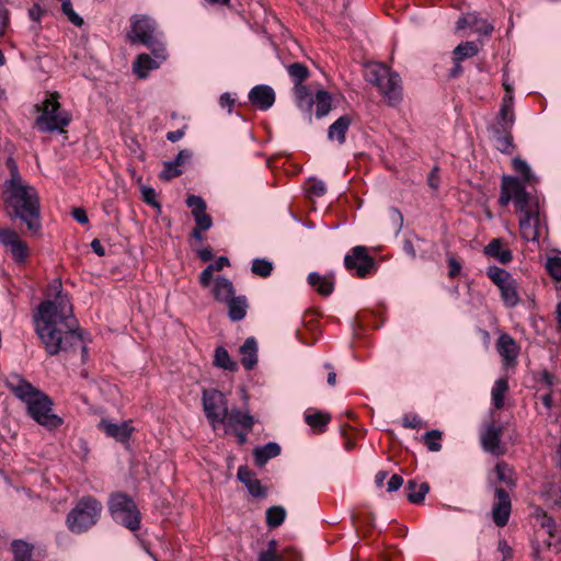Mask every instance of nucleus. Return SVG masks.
Masks as SVG:
<instances>
[{
	"label": "nucleus",
	"mask_w": 561,
	"mask_h": 561,
	"mask_svg": "<svg viewBox=\"0 0 561 561\" xmlns=\"http://www.w3.org/2000/svg\"><path fill=\"white\" fill-rule=\"evenodd\" d=\"M61 287L60 279L53 282L50 288L56 291L55 298L43 301L34 316L35 331L51 356L67 352L82 342L72 306Z\"/></svg>",
	"instance_id": "1"
},
{
	"label": "nucleus",
	"mask_w": 561,
	"mask_h": 561,
	"mask_svg": "<svg viewBox=\"0 0 561 561\" xmlns=\"http://www.w3.org/2000/svg\"><path fill=\"white\" fill-rule=\"evenodd\" d=\"M514 203L519 216L520 236L525 241L536 242L547 230V221L541 210L539 199L531 196L524 182L513 176H503L499 203L502 206Z\"/></svg>",
	"instance_id": "2"
},
{
	"label": "nucleus",
	"mask_w": 561,
	"mask_h": 561,
	"mask_svg": "<svg viewBox=\"0 0 561 561\" xmlns=\"http://www.w3.org/2000/svg\"><path fill=\"white\" fill-rule=\"evenodd\" d=\"M5 385L16 398L25 402L30 416L38 424L48 430H55L62 424L61 417L51 412L53 401L50 398L20 375L8 377Z\"/></svg>",
	"instance_id": "3"
},
{
	"label": "nucleus",
	"mask_w": 561,
	"mask_h": 561,
	"mask_svg": "<svg viewBox=\"0 0 561 561\" xmlns=\"http://www.w3.org/2000/svg\"><path fill=\"white\" fill-rule=\"evenodd\" d=\"M2 195L9 216L21 219L30 231L37 232L41 228V206L36 190L25 182L3 186Z\"/></svg>",
	"instance_id": "4"
},
{
	"label": "nucleus",
	"mask_w": 561,
	"mask_h": 561,
	"mask_svg": "<svg viewBox=\"0 0 561 561\" xmlns=\"http://www.w3.org/2000/svg\"><path fill=\"white\" fill-rule=\"evenodd\" d=\"M103 512L102 503L92 495L77 500L66 516V526L70 533L81 535L93 528Z\"/></svg>",
	"instance_id": "5"
},
{
	"label": "nucleus",
	"mask_w": 561,
	"mask_h": 561,
	"mask_svg": "<svg viewBox=\"0 0 561 561\" xmlns=\"http://www.w3.org/2000/svg\"><path fill=\"white\" fill-rule=\"evenodd\" d=\"M129 41L148 47L156 58L167 59L165 45L161 34L157 32L156 23L147 15H133L130 19Z\"/></svg>",
	"instance_id": "6"
},
{
	"label": "nucleus",
	"mask_w": 561,
	"mask_h": 561,
	"mask_svg": "<svg viewBox=\"0 0 561 561\" xmlns=\"http://www.w3.org/2000/svg\"><path fill=\"white\" fill-rule=\"evenodd\" d=\"M365 77L369 83L378 88L389 105L394 106L401 102V79L389 67L382 64H371L366 68Z\"/></svg>",
	"instance_id": "7"
},
{
	"label": "nucleus",
	"mask_w": 561,
	"mask_h": 561,
	"mask_svg": "<svg viewBox=\"0 0 561 561\" xmlns=\"http://www.w3.org/2000/svg\"><path fill=\"white\" fill-rule=\"evenodd\" d=\"M58 99L59 94L57 92L51 93L36 106L38 116L36 117L35 124L41 131L64 133L65 128L70 124L71 115L67 111L60 108Z\"/></svg>",
	"instance_id": "8"
},
{
	"label": "nucleus",
	"mask_w": 561,
	"mask_h": 561,
	"mask_svg": "<svg viewBox=\"0 0 561 561\" xmlns=\"http://www.w3.org/2000/svg\"><path fill=\"white\" fill-rule=\"evenodd\" d=\"M108 511L113 519L135 531L140 528V512L137 508L134 500L124 493H114L110 497Z\"/></svg>",
	"instance_id": "9"
},
{
	"label": "nucleus",
	"mask_w": 561,
	"mask_h": 561,
	"mask_svg": "<svg viewBox=\"0 0 561 561\" xmlns=\"http://www.w3.org/2000/svg\"><path fill=\"white\" fill-rule=\"evenodd\" d=\"M486 276L499 288L502 301L506 307L513 308L519 304L517 282L510 272L496 265H491L486 268Z\"/></svg>",
	"instance_id": "10"
},
{
	"label": "nucleus",
	"mask_w": 561,
	"mask_h": 561,
	"mask_svg": "<svg viewBox=\"0 0 561 561\" xmlns=\"http://www.w3.org/2000/svg\"><path fill=\"white\" fill-rule=\"evenodd\" d=\"M203 408L207 420L214 430L219 424H224L227 419L228 400L226 396L217 389L203 390Z\"/></svg>",
	"instance_id": "11"
},
{
	"label": "nucleus",
	"mask_w": 561,
	"mask_h": 561,
	"mask_svg": "<svg viewBox=\"0 0 561 561\" xmlns=\"http://www.w3.org/2000/svg\"><path fill=\"white\" fill-rule=\"evenodd\" d=\"M345 268L357 277H366L375 266V260L364 245H356L344 257Z\"/></svg>",
	"instance_id": "12"
},
{
	"label": "nucleus",
	"mask_w": 561,
	"mask_h": 561,
	"mask_svg": "<svg viewBox=\"0 0 561 561\" xmlns=\"http://www.w3.org/2000/svg\"><path fill=\"white\" fill-rule=\"evenodd\" d=\"M495 499L496 502L492 507V518L496 526L504 527L507 525L511 516V497L503 488H496Z\"/></svg>",
	"instance_id": "13"
},
{
	"label": "nucleus",
	"mask_w": 561,
	"mask_h": 561,
	"mask_svg": "<svg viewBox=\"0 0 561 561\" xmlns=\"http://www.w3.org/2000/svg\"><path fill=\"white\" fill-rule=\"evenodd\" d=\"M503 427L494 423L485 424L480 435V440L483 449L493 455H502L503 448L501 447V437Z\"/></svg>",
	"instance_id": "14"
},
{
	"label": "nucleus",
	"mask_w": 561,
	"mask_h": 561,
	"mask_svg": "<svg viewBox=\"0 0 561 561\" xmlns=\"http://www.w3.org/2000/svg\"><path fill=\"white\" fill-rule=\"evenodd\" d=\"M98 427L103 431L106 436L122 443L127 442L134 432V427L131 426L130 422L127 421L113 423L107 419H102Z\"/></svg>",
	"instance_id": "15"
},
{
	"label": "nucleus",
	"mask_w": 561,
	"mask_h": 561,
	"mask_svg": "<svg viewBox=\"0 0 561 561\" xmlns=\"http://www.w3.org/2000/svg\"><path fill=\"white\" fill-rule=\"evenodd\" d=\"M496 351L503 358L506 367L513 366L519 355V346L507 333H502L496 341Z\"/></svg>",
	"instance_id": "16"
},
{
	"label": "nucleus",
	"mask_w": 561,
	"mask_h": 561,
	"mask_svg": "<svg viewBox=\"0 0 561 561\" xmlns=\"http://www.w3.org/2000/svg\"><path fill=\"white\" fill-rule=\"evenodd\" d=\"M250 102L262 111L271 108L275 102V92L270 85H255L249 92Z\"/></svg>",
	"instance_id": "17"
},
{
	"label": "nucleus",
	"mask_w": 561,
	"mask_h": 561,
	"mask_svg": "<svg viewBox=\"0 0 561 561\" xmlns=\"http://www.w3.org/2000/svg\"><path fill=\"white\" fill-rule=\"evenodd\" d=\"M515 123V113H514V98L512 94H505L500 112L496 116L495 123L492 126H499L500 128H508L512 129Z\"/></svg>",
	"instance_id": "18"
},
{
	"label": "nucleus",
	"mask_w": 561,
	"mask_h": 561,
	"mask_svg": "<svg viewBox=\"0 0 561 561\" xmlns=\"http://www.w3.org/2000/svg\"><path fill=\"white\" fill-rule=\"evenodd\" d=\"M237 477L247 486L249 493L254 497H261L265 495V490L261 482L255 478L254 473L248 467H239Z\"/></svg>",
	"instance_id": "19"
},
{
	"label": "nucleus",
	"mask_w": 561,
	"mask_h": 561,
	"mask_svg": "<svg viewBox=\"0 0 561 561\" xmlns=\"http://www.w3.org/2000/svg\"><path fill=\"white\" fill-rule=\"evenodd\" d=\"M241 364L247 370H252L257 364V343L254 337H248L240 346Z\"/></svg>",
	"instance_id": "20"
},
{
	"label": "nucleus",
	"mask_w": 561,
	"mask_h": 561,
	"mask_svg": "<svg viewBox=\"0 0 561 561\" xmlns=\"http://www.w3.org/2000/svg\"><path fill=\"white\" fill-rule=\"evenodd\" d=\"M511 130L512 129L508 128H500L499 126L490 127L494 146L503 153H510L513 149V137Z\"/></svg>",
	"instance_id": "21"
},
{
	"label": "nucleus",
	"mask_w": 561,
	"mask_h": 561,
	"mask_svg": "<svg viewBox=\"0 0 561 561\" xmlns=\"http://www.w3.org/2000/svg\"><path fill=\"white\" fill-rule=\"evenodd\" d=\"M486 256L496 259L502 264H507L512 261V251L503 247L501 239L491 240L483 250Z\"/></svg>",
	"instance_id": "22"
},
{
	"label": "nucleus",
	"mask_w": 561,
	"mask_h": 561,
	"mask_svg": "<svg viewBox=\"0 0 561 561\" xmlns=\"http://www.w3.org/2000/svg\"><path fill=\"white\" fill-rule=\"evenodd\" d=\"M228 428H236L237 426H241L247 431H251L254 424V419L249 413H244L238 409L228 410L227 419L224 423Z\"/></svg>",
	"instance_id": "23"
},
{
	"label": "nucleus",
	"mask_w": 561,
	"mask_h": 561,
	"mask_svg": "<svg viewBox=\"0 0 561 561\" xmlns=\"http://www.w3.org/2000/svg\"><path fill=\"white\" fill-rule=\"evenodd\" d=\"M165 59L156 58L148 54H140L134 65V71L140 79H145L148 72L160 67Z\"/></svg>",
	"instance_id": "24"
},
{
	"label": "nucleus",
	"mask_w": 561,
	"mask_h": 561,
	"mask_svg": "<svg viewBox=\"0 0 561 561\" xmlns=\"http://www.w3.org/2000/svg\"><path fill=\"white\" fill-rule=\"evenodd\" d=\"M213 294L217 301L224 304H226L236 296L232 282L224 276H218L215 279Z\"/></svg>",
	"instance_id": "25"
},
{
	"label": "nucleus",
	"mask_w": 561,
	"mask_h": 561,
	"mask_svg": "<svg viewBox=\"0 0 561 561\" xmlns=\"http://www.w3.org/2000/svg\"><path fill=\"white\" fill-rule=\"evenodd\" d=\"M351 125V118L347 115L341 116L328 129V138L336 140L340 145L345 142V135Z\"/></svg>",
	"instance_id": "26"
},
{
	"label": "nucleus",
	"mask_w": 561,
	"mask_h": 561,
	"mask_svg": "<svg viewBox=\"0 0 561 561\" xmlns=\"http://www.w3.org/2000/svg\"><path fill=\"white\" fill-rule=\"evenodd\" d=\"M228 307V317L232 321L242 320L248 310V300L245 296H234L226 302Z\"/></svg>",
	"instance_id": "27"
},
{
	"label": "nucleus",
	"mask_w": 561,
	"mask_h": 561,
	"mask_svg": "<svg viewBox=\"0 0 561 561\" xmlns=\"http://www.w3.org/2000/svg\"><path fill=\"white\" fill-rule=\"evenodd\" d=\"M308 283L322 296H329L334 288V284L331 278L322 276L317 272H312L308 275Z\"/></svg>",
	"instance_id": "28"
},
{
	"label": "nucleus",
	"mask_w": 561,
	"mask_h": 561,
	"mask_svg": "<svg viewBox=\"0 0 561 561\" xmlns=\"http://www.w3.org/2000/svg\"><path fill=\"white\" fill-rule=\"evenodd\" d=\"M467 26L473 27L476 32L483 33L484 35H490L493 31V26L484 21H481L480 25V21L473 14L462 16L457 21V30H462Z\"/></svg>",
	"instance_id": "29"
},
{
	"label": "nucleus",
	"mask_w": 561,
	"mask_h": 561,
	"mask_svg": "<svg viewBox=\"0 0 561 561\" xmlns=\"http://www.w3.org/2000/svg\"><path fill=\"white\" fill-rule=\"evenodd\" d=\"M213 363L216 367L228 371L233 373L238 370L237 362L231 358L228 351L224 346L216 347Z\"/></svg>",
	"instance_id": "30"
},
{
	"label": "nucleus",
	"mask_w": 561,
	"mask_h": 561,
	"mask_svg": "<svg viewBox=\"0 0 561 561\" xmlns=\"http://www.w3.org/2000/svg\"><path fill=\"white\" fill-rule=\"evenodd\" d=\"M405 490L408 500L413 504H420L430 491V486L426 482L417 484L415 481L410 480Z\"/></svg>",
	"instance_id": "31"
},
{
	"label": "nucleus",
	"mask_w": 561,
	"mask_h": 561,
	"mask_svg": "<svg viewBox=\"0 0 561 561\" xmlns=\"http://www.w3.org/2000/svg\"><path fill=\"white\" fill-rule=\"evenodd\" d=\"M295 100L297 106L305 112L310 114L313 105V96L309 92L308 88L304 84H295L294 87Z\"/></svg>",
	"instance_id": "32"
},
{
	"label": "nucleus",
	"mask_w": 561,
	"mask_h": 561,
	"mask_svg": "<svg viewBox=\"0 0 561 561\" xmlns=\"http://www.w3.org/2000/svg\"><path fill=\"white\" fill-rule=\"evenodd\" d=\"M280 454V447L277 443H267L254 450V457L257 465L262 466L270 459Z\"/></svg>",
	"instance_id": "33"
},
{
	"label": "nucleus",
	"mask_w": 561,
	"mask_h": 561,
	"mask_svg": "<svg viewBox=\"0 0 561 561\" xmlns=\"http://www.w3.org/2000/svg\"><path fill=\"white\" fill-rule=\"evenodd\" d=\"M331 95L324 91L319 90L313 99V104L316 105V116L318 118H322L329 114L331 110Z\"/></svg>",
	"instance_id": "34"
},
{
	"label": "nucleus",
	"mask_w": 561,
	"mask_h": 561,
	"mask_svg": "<svg viewBox=\"0 0 561 561\" xmlns=\"http://www.w3.org/2000/svg\"><path fill=\"white\" fill-rule=\"evenodd\" d=\"M508 390V381L506 378H500L494 382L492 388V403L496 409L504 408V397Z\"/></svg>",
	"instance_id": "35"
},
{
	"label": "nucleus",
	"mask_w": 561,
	"mask_h": 561,
	"mask_svg": "<svg viewBox=\"0 0 561 561\" xmlns=\"http://www.w3.org/2000/svg\"><path fill=\"white\" fill-rule=\"evenodd\" d=\"M286 517V510L283 506H271L266 511V524L271 528L279 527Z\"/></svg>",
	"instance_id": "36"
},
{
	"label": "nucleus",
	"mask_w": 561,
	"mask_h": 561,
	"mask_svg": "<svg viewBox=\"0 0 561 561\" xmlns=\"http://www.w3.org/2000/svg\"><path fill=\"white\" fill-rule=\"evenodd\" d=\"M287 72L295 82V84H302L309 77L308 68L301 62H294L287 67Z\"/></svg>",
	"instance_id": "37"
},
{
	"label": "nucleus",
	"mask_w": 561,
	"mask_h": 561,
	"mask_svg": "<svg viewBox=\"0 0 561 561\" xmlns=\"http://www.w3.org/2000/svg\"><path fill=\"white\" fill-rule=\"evenodd\" d=\"M305 421L310 427L321 431L329 423L330 415L319 411L308 412L305 414Z\"/></svg>",
	"instance_id": "38"
},
{
	"label": "nucleus",
	"mask_w": 561,
	"mask_h": 561,
	"mask_svg": "<svg viewBox=\"0 0 561 561\" xmlns=\"http://www.w3.org/2000/svg\"><path fill=\"white\" fill-rule=\"evenodd\" d=\"M8 249L13 260L18 263H23L28 255L27 244L23 240H21V238L16 240V242L11 244Z\"/></svg>",
	"instance_id": "39"
},
{
	"label": "nucleus",
	"mask_w": 561,
	"mask_h": 561,
	"mask_svg": "<svg viewBox=\"0 0 561 561\" xmlns=\"http://www.w3.org/2000/svg\"><path fill=\"white\" fill-rule=\"evenodd\" d=\"M251 271L257 276L267 277L273 271V263L265 259H254L252 261Z\"/></svg>",
	"instance_id": "40"
},
{
	"label": "nucleus",
	"mask_w": 561,
	"mask_h": 561,
	"mask_svg": "<svg viewBox=\"0 0 561 561\" xmlns=\"http://www.w3.org/2000/svg\"><path fill=\"white\" fill-rule=\"evenodd\" d=\"M479 49L474 42H465L459 44L454 49V56L458 57V59H465L473 57L478 54Z\"/></svg>",
	"instance_id": "41"
},
{
	"label": "nucleus",
	"mask_w": 561,
	"mask_h": 561,
	"mask_svg": "<svg viewBox=\"0 0 561 561\" xmlns=\"http://www.w3.org/2000/svg\"><path fill=\"white\" fill-rule=\"evenodd\" d=\"M442 433L437 430H432L423 435V440L431 451H439L442 449Z\"/></svg>",
	"instance_id": "42"
},
{
	"label": "nucleus",
	"mask_w": 561,
	"mask_h": 561,
	"mask_svg": "<svg viewBox=\"0 0 561 561\" xmlns=\"http://www.w3.org/2000/svg\"><path fill=\"white\" fill-rule=\"evenodd\" d=\"M495 472L501 482L510 486L515 485L512 469L505 462H497L495 466Z\"/></svg>",
	"instance_id": "43"
},
{
	"label": "nucleus",
	"mask_w": 561,
	"mask_h": 561,
	"mask_svg": "<svg viewBox=\"0 0 561 561\" xmlns=\"http://www.w3.org/2000/svg\"><path fill=\"white\" fill-rule=\"evenodd\" d=\"M7 167L10 171V179H8L4 182L3 186H9V185L12 186L14 184L25 183V181L23 180V178L21 176V174L19 172L15 161L12 158H9L7 160Z\"/></svg>",
	"instance_id": "44"
},
{
	"label": "nucleus",
	"mask_w": 561,
	"mask_h": 561,
	"mask_svg": "<svg viewBox=\"0 0 561 561\" xmlns=\"http://www.w3.org/2000/svg\"><path fill=\"white\" fill-rule=\"evenodd\" d=\"M61 11L73 25L81 26L83 24V19L73 10L70 0L61 2Z\"/></svg>",
	"instance_id": "45"
},
{
	"label": "nucleus",
	"mask_w": 561,
	"mask_h": 561,
	"mask_svg": "<svg viewBox=\"0 0 561 561\" xmlns=\"http://www.w3.org/2000/svg\"><path fill=\"white\" fill-rule=\"evenodd\" d=\"M513 168L514 170L519 173L523 176L524 182L530 183L534 175L531 173V170L526 161L515 158L513 160Z\"/></svg>",
	"instance_id": "46"
},
{
	"label": "nucleus",
	"mask_w": 561,
	"mask_h": 561,
	"mask_svg": "<svg viewBox=\"0 0 561 561\" xmlns=\"http://www.w3.org/2000/svg\"><path fill=\"white\" fill-rule=\"evenodd\" d=\"M186 205L192 209L193 217H197L198 214L206 211V203L201 196L188 195Z\"/></svg>",
	"instance_id": "47"
},
{
	"label": "nucleus",
	"mask_w": 561,
	"mask_h": 561,
	"mask_svg": "<svg viewBox=\"0 0 561 561\" xmlns=\"http://www.w3.org/2000/svg\"><path fill=\"white\" fill-rule=\"evenodd\" d=\"M182 174V170L175 165L173 161H167L163 163V169L160 173V179L169 181Z\"/></svg>",
	"instance_id": "48"
},
{
	"label": "nucleus",
	"mask_w": 561,
	"mask_h": 561,
	"mask_svg": "<svg viewBox=\"0 0 561 561\" xmlns=\"http://www.w3.org/2000/svg\"><path fill=\"white\" fill-rule=\"evenodd\" d=\"M546 267L552 278L557 282H561V257H549Z\"/></svg>",
	"instance_id": "49"
},
{
	"label": "nucleus",
	"mask_w": 561,
	"mask_h": 561,
	"mask_svg": "<svg viewBox=\"0 0 561 561\" xmlns=\"http://www.w3.org/2000/svg\"><path fill=\"white\" fill-rule=\"evenodd\" d=\"M267 549L259 553L257 561H278L276 556L277 542L276 540H270Z\"/></svg>",
	"instance_id": "50"
},
{
	"label": "nucleus",
	"mask_w": 561,
	"mask_h": 561,
	"mask_svg": "<svg viewBox=\"0 0 561 561\" xmlns=\"http://www.w3.org/2000/svg\"><path fill=\"white\" fill-rule=\"evenodd\" d=\"M19 239L20 237L14 230L10 228H0V243L5 248H9Z\"/></svg>",
	"instance_id": "51"
},
{
	"label": "nucleus",
	"mask_w": 561,
	"mask_h": 561,
	"mask_svg": "<svg viewBox=\"0 0 561 561\" xmlns=\"http://www.w3.org/2000/svg\"><path fill=\"white\" fill-rule=\"evenodd\" d=\"M194 220L196 222L195 227L205 231L213 226V219L206 211L198 214L197 217H194Z\"/></svg>",
	"instance_id": "52"
},
{
	"label": "nucleus",
	"mask_w": 561,
	"mask_h": 561,
	"mask_svg": "<svg viewBox=\"0 0 561 561\" xmlns=\"http://www.w3.org/2000/svg\"><path fill=\"white\" fill-rule=\"evenodd\" d=\"M542 529L546 530L548 536L554 537V534L558 531V525L552 517L545 516L541 522Z\"/></svg>",
	"instance_id": "53"
},
{
	"label": "nucleus",
	"mask_w": 561,
	"mask_h": 561,
	"mask_svg": "<svg viewBox=\"0 0 561 561\" xmlns=\"http://www.w3.org/2000/svg\"><path fill=\"white\" fill-rule=\"evenodd\" d=\"M10 23L9 10L0 3V36H2Z\"/></svg>",
	"instance_id": "54"
},
{
	"label": "nucleus",
	"mask_w": 561,
	"mask_h": 561,
	"mask_svg": "<svg viewBox=\"0 0 561 561\" xmlns=\"http://www.w3.org/2000/svg\"><path fill=\"white\" fill-rule=\"evenodd\" d=\"M497 550L503 554L502 561H512V548L505 539H500Z\"/></svg>",
	"instance_id": "55"
},
{
	"label": "nucleus",
	"mask_w": 561,
	"mask_h": 561,
	"mask_svg": "<svg viewBox=\"0 0 561 561\" xmlns=\"http://www.w3.org/2000/svg\"><path fill=\"white\" fill-rule=\"evenodd\" d=\"M390 218H391L393 226L396 227L397 232H399L403 226L402 214L400 213V210L398 208L393 207L390 209Z\"/></svg>",
	"instance_id": "56"
},
{
	"label": "nucleus",
	"mask_w": 561,
	"mask_h": 561,
	"mask_svg": "<svg viewBox=\"0 0 561 561\" xmlns=\"http://www.w3.org/2000/svg\"><path fill=\"white\" fill-rule=\"evenodd\" d=\"M403 484V478L399 474H392L387 483V491L394 492L399 490Z\"/></svg>",
	"instance_id": "57"
},
{
	"label": "nucleus",
	"mask_w": 561,
	"mask_h": 561,
	"mask_svg": "<svg viewBox=\"0 0 561 561\" xmlns=\"http://www.w3.org/2000/svg\"><path fill=\"white\" fill-rule=\"evenodd\" d=\"M447 263L449 267L448 275L453 278L458 276L461 270V264L453 256L448 257Z\"/></svg>",
	"instance_id": "58"
},
{
	"label": "nucleus",
	"mask_w": 561,
	"mask_h": 561,
	"mask_svg": "<svg viewBox=\"0 0 561 561\" xmlns=\"http://www.w3.org/2000/svg\"><path fill=\"white\" fill-rule=\"evenodd\" d=\"M44 13H45V10L37 3L32 5L28 10L30 19L35 22H41V19L44 15Z\"/></svg>",
	"instance_id": "59"
},
{
	"label": "nucleus",
	"mask_w": 561,
	"mask_h": 561,
	"mask_svg": "<svg viewBox=\"0 0 561 561\" xmlns=\"http://www.w3.org/2000/svg\"><path fill=\"white\" fill-rule=\"evenodd\" d=\"M141 193H142V198L147 204L158 206V203L156 201V192L153 188L144 187Z\"/></svg>",
	"instance_id": "60"
},
{
	"label": "nucleus",
	"mask_w": 561,
	"mask_h": 561,
	"mask_svg": "<svg viewBox=\"0 0 561 561\" xmlns=\"http://www.w3.org/2000/svg\"><path fill=\"white\" fill-rule=\"evenodd\" d=\"M72 217L79 224L85 225V224L89 222V218H88L87 211L83 208H80V207L73 208Z\"/></svg>",
	"instance_id": "61"
},
{
	"label": "nucleus",
	"mask_w": 561,
	"mask_h": 561,
	"mask_svg": "<svg viewBox=\"0 0 561 561\" xmlns=\"http://www.w3.org/2000/svg\"><path fill=\"white\" fill-rule=\"evenodd\" d=\"M214 271L208 265L199 275V282L202 286L208 287L210 285L211 278H213Z\"/></svg>",
	"instance_id": "62"
},
{
	"label": "nucleus",
	"mask_w": 561,
	"mask_h": 561,
	"mask_svg": "<svg viewBox=\"0 0 561 561\" xmlns=\"http://www.w3.org/2000/svg\"><path fill=\"white\" fill-rule=\"evenodd\" d=\"M192 157V152L187 149H183L181 150L176 157L174 158V160H172L175 165H178L179 168L181 165H183L190 158Z\"/></svg>",
	"instance_id": "63"
},
{
	"label": "nucleus",
	"mask_w": 561,
	"mask_h": 561,
	"mask_svg": "<svg viewBox=\"0 0 561 561\" xmlns=\"http://www.w3.org/2000/svg\"><path fill=\"white\" fill-rule=\"evenodd\" d=\"M310 191L316 196H322L327 192V186L322 181H314L310 186Z\"/></svg>",
	"instance_id": "64"
}]
</instances>
